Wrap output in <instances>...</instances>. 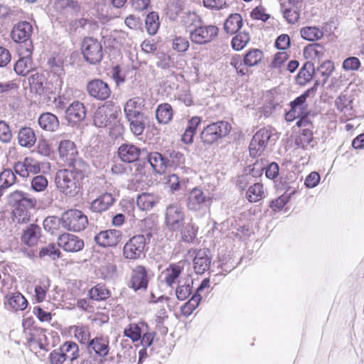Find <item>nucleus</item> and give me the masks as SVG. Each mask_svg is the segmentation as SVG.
<instances>
[{"label": "nucleus", "instance_id": "nucleus-1", "mask_svg": "<svg viewBox=\"0 0 364 364\" xmlns=\"http://www.w3.org/2000/svg\"><path fill=\"white\" fill-rule=\"evenodd\" d=\"M71 167L58 170L55 176V183L60 192L73 197L79 193L85 174L82 170L84 166Z\"/></svg>", "mask_w": 364, "mask_h": 364}, {"label": "nucleus", "instance_id": "nucleus-2", "mask_svg": "<svg viewBox=\"0 0 364 364\" xmlns=\"http://www.w3.org/2000/svg\"><path fill=\"white\" fill-rule=\"evenodd\" d=\"M9 204L13 208L14 220L18 223L28 222L31 217L30 210L36 205V200L28 193L16 191L8 198Z\"/></svg>", "mask_w": 364, "mask_h": 364}, {"label": "nucleus", "instance_id": "nucleus-3", "mask_svg": "<svg viewBox=\"0 0 364 364\" xmlns=\"http://www.w3.org/2000/svg\"><path fill=\"white\" fill-rule=\"evenodd\" d=\"M62 227L70 232H80L85 229L88 224L87 216L80 210L70 209L61 215Z\"/></svg>", "mask_w": 364, "mask_h": 364}, {"label": "nucleus", "instance_id": "nucleus-4", "mask_svg": "<svg viewBox=\"0 0 364 364\" xmlns=\"http://www.w3.org/2000/svg\"><path fill=\"white\" fill-rule=\"evenodd\" d=\"M231 130V125L225 121H218L208 124L200 133L202 141L211 144L219 139L227 136Z\"/></svg>", "mask_w": 364, "mask_h": 364}, {"label": "nucleus", "instance_id": "nucleus-5", "mask_svg": "<svg viewBox=\"0 0 364 364\" xmlns=\"http://www.w3.org/2000/svg\"><path fill=\"white\" fill-rule=\"evenodd\" d=\"M210 204V198L198 188L191 190L186 200L187 208L190 211L198 212L201 215L208 213Z\"/></svg>", "mask_w": 364, "mask_h": 364}, {"label": "nucleus", "instance_id": "nucleus-6", "mask_svg": "<svg viewBox=\"0 0 364 364\" xmlns=\"http://www.w3.org/2000/svg\"><path fill=\"white\" fill-rule=\"evenodd\" d=\"M219 29L214 25H198L189 31V38L193 43L205 45L214 41Z\"/></svg>", "mask_w": 364, "mask_h": 364}, {"label": "nucleus", "instance_id": "nucleus-7", "mask_svg": "<svg viewBox=\"0 0 364 364\" xmlns=\"http://www.w3.org/2000/svg\"><path fill=\"white\" fill-rule=\"evenodd\" d=\"M149 242L143 235L132 237L124 245L123 257L129 260H136L144 255L146 246Z\"/></svg>", "mask_w": 364, "mask_h": 364}, {"label": "nucleus", "instance_id": "nucleus-8", "mask_svg": "<svg viewBox=\"0 0 364 364\" xmlns=\"http://www.w3.org/2000/svg\"><path fill=\"white\" fill-rule=\"evenodd\" d=\"M82 53L85 60L93 65L99 63L103 56L101 43L94 38H85L83 40Z\"/></svg>", "mask_w": 364, "mask_h": 364}, {"label": "nucleus", "instance_id": "nucleus-9", "mask_svg": "<svg viewBox=\"0 0 364 364\" xmlns=\"http://www.w3.org/2000/svg\"><path fill=\"white\" fill-rule=\"evenodd\" d=\"M58 152L61 159L70 166H85L82 160L77 157L78 151L73 141H61L59 144Z\"/></svg>", "mask_w": 364, "mask_h": 364}, {"label": "nucleus", "instance_id": "nucleus-10", "mask_svg": "<svg viewBox=\"0 0 364 364\" xmlns=\"http://www.w3.org/2000/svg\"><path fill=\"white\" fill-rule=\"evenodd\" d=\"M185 223L182 208L176 203L169 205L166 210L165 224L171 231H178Z\"/></svg>", "mask_w": 364, "mask_h": 364}, {"label": "nucleus", "instance_id": "nucleus-11", "mask_svg": "<svg viewBox=\"0 0 364 364\" xmlns=\"http://www.w3.org/2000/svg\"><path fill=\"white\" fill-rule=\"evenodd\" d=\"M33 48L32 43H27L26 46L18 48L20 58L14 65V70L18 75L25 76L33 69Z\"/></svg>", "mask_w": 364, "mask_h": 364}, {"label": "nucleus", "instance_id": "nucleus-12", "mask_svg": "<svg viewBox=\"0 0 364 364\" xmlns=\"http://www.w3.org/2000/svg\"><path fill=\"white\" fill-rule=\"evenodd\" d=\"M273 130L271 128H262L253 136L249 146L250 154L252 157L259 156L265 149L270 140Z\"/></svg>", "mask_w": 364, "mask_h": 364}, {"label": "nucleus", "instance_id": "nucleus-13", "mask_svg": "<svg viewBox=\"0 0 364 364\" xmlns=\"http://www.w3.org/2000/svg\"><path fill=\"white\" fill-rule=\"evenodd\" d=\"M32 33V25L29 22L21 21L14 25L11 36L14 41L23 43L20 46H26L27 43H32L30 40Z\"/></svg>", "mask_w": 364, "mask_h": 364}, {"label": "nucleus", "instance_id": "nucleus-14", "mask_svg": "<svg viewBox=\"0 0 364 364\" xmlns=\"http://www.w3.org/2000/svg\"><path fill=\"white\" fill-rule=\"evenodd\" d=\"M58 245L68 252H79L84 247V241L77 235L65 232L58 237Z\"/></svg>", "mask_w": 364, "mask_h": 364}, {"label": "nucleus", "instance_id": "nucleus-15", "mask_svg": "<svg viewBox=\"0 0 364 364\" xmlns=\"http://www.w3.org/2000/svg\"><path fill=\"white\" fill-rule=\"evenodd\" d=\"M87 90L92 97L98 100H105L111 95L108 84L100 79L90 81L87 85Z\"/></svg>", "mask_w": 364, "mask_h": 364}, {"label": "nucleus", "instance_id": "nucleus-16", "mask_svg": "<svg viewBox=\"0 0 364 364\" xmlns=\"http://www.w3.org/2000/svg\"><path fill=\"white\" fill-rule=\"evenodd\" d=\"M149 276L144 266L137 265L131 273L129 286L134 291L146 290L148 287Z\"/></svg>", "mask_w": 364, "mask_h": 364}, {"label": "nucleus", "instance_id": "nucleus-17", "mask_svg": "<svg viewBox=\"0 0 364 364\" xmlns=\"http://www.w3.org/2000/svg\"><path fill=\"white\" fill-rule=\"evenodd\" d=\"M209 287L210 280L209 279L205 278L201 282L200 284L197 288L196 292L193 295L191 299L182 307L181 311L184 316H190L193 311L198 306L202 298V292L205 289H207L206 294H208L209 292Z\"/></svg>", "mask_w": 364, "mask_h": 364}, {"label": "nucleus", "instance_id": "nucleus-18", "mask_svg": "<svg viewBox=\"0 0 364 364\" xmlns=\"http://www.w3.org/2000/svg\"><path fill=\"white\" fill-rule=\"evenodd\" d=\"M122 232L116 229L103 230L97 234L95 241L101 247H113L117 245L122 239Z\"/></svg>", "mask_w": 364, "mask_h": 364}, {"label": "nucleus", "instance_id": "nucleus-19", "mask_svg": "<svg viewBox=\"0 0 364 364\" xmlns=\"http://www.w3.org/2000/svg\"><path fill=\"white\" fill-rule=\"evenodd\" d=\"M117 117V111L109 106L98 107L94 114V124L97 127H105Z\"/></svg>", "mask_w": 364, "mask_h": 364}, {"label": "nucleus", "instance_id": "nucleus-20", "mask_svg": "<svg viewBox=\"0 0 364 364\" xmlns=\"http://www.w3.org/2000/svg\"><path fill=\"white\" fill-rule=\"evenodd\" d=\"M28 83L31 92L43 95L50 92L49 83L43 73H36L28 77Z\"/></svg>", "mask_w": 364, "mask_h": 364}, {"label": "nucleus", "instance_id": "nucleus-21", "mask_svg": "<svg viewBox=\"0 0 364 364\" xmlns=\"http://www.w3.org/2000/svg\"><path fill=\"white\" fill-rule=\"evenodd\" d=\"M88 346L94 350L96 355L105 358L110 349L109 338L97 336L89 341Z\"/></svg>", "mask_w": 364, "mask_h": 364}, {"label": "nucleus", "instance_id": "nucleus-22", "mask_svg": "<svg viewBox=\"0 0 364 364\" xmlns=\"http://www.w3.org/2000/svg\"><path fill=\"white\" fill-rule=\"evenodd\" d=\"M41 235V228L35 224L28 226L23 232L21 241L29 247L37 245Z\"/></svg>", "mask_w": 364, "mask_h": 364}, {"label": "nucleus", "instance_id": "nucleus-23", "mask_svg": "<svg viewBox=\"0 0 364 364\" xmlns=\"http://www.w3.org/2000/svg\"><path fill=\"white\" fill-rule=\"evenodd\" d=\"M140 153L141 150L139 148L129 144H122L118 149L119 159L127 163L136 161L139 159Z\"/></svg>", "mask_w": 364, "mask_h": 364}, {"label": "nucleus", "instance_id": "nucleus-24", "mask_svg": "<svg viewBox=\"0 0 364 364\" xmlns=\"http://www.w3.org/2000/svg\"><path fill=\"white\" fill-rule=\"evenodd\" d=\"M144 107V100L140 97H135L129 99L125 104L124 112L126 117H137L142 113Z\"/></svg>", "mask_w": 364, "mask_h": 364}, {"label": "nucleus", "instance_id": "nucleus-25", "mask_svg": "<svg viewBox=\"0 0 364 364\" xmlns=\"http://www.w3.org/2000/svg\"><path fill=\"white\" fill-rule=\"evenodd\" d=\"M85 117V107L78 101L73 102L66 109V118L71 123H77Z\"/></svg>", "mask_w": 364, "mask_h": 364}, {"label": "nucleus", "instance_id": "nucleus-26", "mask_svg": "<svg viewBox=\"0 0 364 364\" xmlns=\"http://www.w3.org/2000/svg\"><path fill=\"white\" fill-rule=\"evenodd\" d=\"M147 160L155 173L161 175L166 172L167 165L165 154L162 155L157 151L151 152L147 156Z\"/></svg>", "mask_w": 364, "mask_h": 364}, {"label": "nucleus", "instance_id": "nucleus-27", "mask_svg": "<svg viewBox=\"0 0 364 364\" xmlns=\"http://www.w3.org/2000/svg\"><path fill=\"white\" fill-rule=\"evenodd\" d=\"M114 203L112 194L105 193L94 200L90 205V209L95 213H102L108 210Z\"/></svg>", "mask_w": 364, "mask_h": 364}, {"label": "nucleus", "instance_id": "nucleus-28", "mask_svg": "<svg viewBox=\"0 0 364 364\" xmlns=\"http://www.w3.org/2000/svg\"><path fill=\"white\" fill-rule=\"evenodd\" d=\"M210 264V259L206 250H198L193 259V268L196 274H203L208 269Z\"/></svg>", "mask_w": 364, "mask_h": 364}, {"label": "nucleus", "instance_id": "nucleus-29", "mask_svg": "<svg viewBox=\"0 0 364 364\" xmlns=\"http://www.w3.org/2000/svg\"><path fill=\"white\" fill-rule=\"evenodd\" d=\"M38 124L45 131L55 132L59 127V121L55 114L46 112L39 117Z\"/></svg>", "mask_w": 364, "mask_h": 364}, {"label": "nucleus", "instance_id": "nucleus-30", "mask_svg": "<svg viewBox=\"0 0 364 364\" xmlns=\"http://www.w3.org/2000/svg\"><path fill=\"white\" fill-rule=\"evenodd\" d=\"M157 195L150 193H143L138 196L136 205L140 210H149L159 202Z\"/></svg>", "mask_w": 364, "mask_h": 364}, {"label": "nucleus", "instance_id": "nucleus-31", "mask_svg": "<svg viewBox=\"0 0 364 364\" xmlns=\"http://www.w3.org/2000/svg\"><path fill=\"white\" fill-rule=\"evenodd\" d=\"M183 267L179 264H171L163 272V280L168 286L171 287L176 283L181 274Z\"/></svg>", "mask_w": 364, "mask_h": 364}, {"label": "nucleus", "instance_id": "nucleus-32", "mask_svg": "<svg viewBox=\"0 0 364 364\" xmlns=\"http://www.w3.org/2000/svg\"><path fill=\"white\" fill-rule=\"evenodd\" d=\"M281 11L289 23H294L299 18L300 6L281 3Z\"/></svg>", "mask_w": 364, "mask_h": 364}, {"label": "nucleus", "instance_id": "nucleus-33", "mask_svg": "<svg viewBox=\"0 0 364 364\" xmlns=\"http://www.w3.org/2000/svg\"><path fill=\"white\" fill-rule=\"evenodd\" d=\"M18 141L21 146L28 148L33 146L36 141L33 130L30 127L21 128L18 134Z\"/></svg>", "mask_w": 364, "mask_h": 364}, {"label": "nucleus", "instance_id": "nucleus-34", "mask_svg": "<svg viewBox=\"0 0 364 364\" xmlns=\"http://www.w3.org/2000/svg\"><path fill=\"white\" fill-rule=\"evenodd\" d=\"M139 227L141 234L138 235H143L146 240L150 242L151 238L156 231V224L154 220L151 218H146L139 222Z\"/></svg>", "mask_w": 364, "mask_h": 364}, {"label": "nucleus", "instance_id": "nucleus-35", "mask_svg": "<svg viewBox=\"0 0 364 364\" xmlns=\"http://www.w3.org/2000/svg\"><path fill=\"white\" fill-rule=\"evenodd\" d=\"M242 18L239 14H232L224 23L225 31L230 34L237 33L242 26Z\"/></svg>", "mask_w": 364, "mask_h": 364}, {"label": "nucleus", "instance_id": "nucleus-36", "mask_svg": "<svg viewBox=\"0 0 364 364\" xmlns=\"http://www.w3.org/2000/svg\"><path fill=\"white\" fill-rule=\"evenodd\" d=\"M50 286V281L48 277H42L38 280L34 289V298L37 302H42L46 299Z\"/></svg>", "mask_w": 364, "mask_h": 364}, {"label": "nucleus", "instance_id": "nucleus-37", "mask_svg": "<svg viewBox=\"0 0 364 364\" xmlns=\"http://www.w3.org/2000/svg\"><path fill=\"white\" fill-rule=\"evenodd\" d=\"M129 122L130 130L135 136L141 135L145 129L146 117L141 114L137 117H126Z\"/></svg>", "mask_w": 364, "mask_h": 364}, {"label": "nucleus", "instance_id": "nucleus-38", "mask_svg": "<svg viewBox=\"0 0 364 364\" xmlns=\"http://www.w3.org/2000/svg\"><path fill=\"white\" fill-rule=\"evenodd\" d=\"M315 72L314 63L307 61L300 70L296 77V81L299 85H305L311 80Z\"/></svg>", "mask_w": 364, "mask_h": 364}, {"label": "nucleus", "instance_id": "nucleus-39", "mask_svg": "<svg viewBox=\"0 0 364 364\" xmlns=\"http://www.w3.org/2000/svg\"><path fill=\"white\" fill-rule=\"evenodd\" d=\"M178 285L176 289V295L181 301L186 300L192 292L193 279L188 278L185 282L178 280Z\"/></svg>", "mask_w": 364, "mask_h": 364}, {"label": "nucleus", "instance_id": "nucleus-40", "mask_svg": "<svg viewBox=\"0 0 364 364\" xmlns=\"http://www.w3.org/2000/svg\"><path fill=\"white\" fill-rule=\"evenodd\" d=\"M306 113V112H303L296 108L291 107L290 110L287 112L285 119L288 122H292L297 118H300L297 121L296 125L299 127H308L309 125V122L305 116Z\"/></svg>", "mask_w": 364, "mask_h": 364}, {"label": "nucleus", "instance_id": "nucleus-41", "mask_svg": "<svg viewBox=\"0 0 364 364\" xmlns=\"http://www.w3.org/2000/svg\"><path fill=\"white\" fill-rule=\"evenodd\" d=\"M60 348L65 360L73 362L79 357V347L74 342L67 341L60 346Z\"/></svg>", "mask_w": 364, "mask_h": 364}, {"label": "nucleus", "instance_id": "nucleus-42", "mask_svg": "<svg viewBox=\"0 0 364 364\" xmlns=\"http://www.w3.org/2000/svg\"><path fill=\"white\" fill-rule=\"evenodd\" d=\"M166 161L168 168H176L184 164V155L175 150L168 151L165 153Z\"/></svg>", "mask_w": 364, "mask_h": 364}, {"label": "nucleus", "instance_id": "nucleus-43", "mask_svg": "<svg viewBox=\"0 0 364 364\" xmlns=\"http://www.w3.org/2000/svg\"><path fill=\"white\" fill-rule=\"evenodd\" d=\"M318 82H316L314 86L307 90L304 94L296 97L294 101L290 103L291 107L296 108L299 110L306 112L305 101L308 97L314 96L316 92V85Z\"/></svg>", "mask_w": 364, "mask_h": 364}, {"label": "nucleus", "instance_id": "nucleus-44", "mask_svg": "<svg viewBox=\"0 0 364 364\" xmlns=\"http://www.w3.org/2000/svg\"><path fill=\"white\" fill-rule=\"evenodd\" d=\"M171 106L167 103L160 105L156 110V117L161 124H167L172 118Z\"/></svg>", "mask_w": 364, "mask_h": 364}, {"label": "nucleus", "instance_id": "nucleus-45", "mask_svg": "<svg viewBox=\"0 0 364 364\" xmlns=\"http://www.w3.org/2000/svg\"><path fill=\"white\" fill-rule=\"evenodd\" d=\"M264 196L263 186L259 183H255L252 186H250L246 193V198L251 203L257 202Z\"/></svg>", "mask_w": 364, "mask_h": 364}, {"label": "nucleus", "instance_id": "nucleus-46", "mask_svg": "<svg viewBox=\"0 0 364 364\" xmlns=\"http://www.w3.org/2000/svg\"><path fill=\"white\" fill-rule=\"evenodd\" d=\"M90 299L95 301L105 300L110 296V291L105 284H97L89 291Z\"/></svg>", "mask_w": 364, "mask_h": 364}, {"label": "nucleus", "instance_id": "nucleus-47", "mask_svg": "<svg viewBox=\"0 0 364 364\" xmlns=\"http://www.w3.org/2000/svg\"><path fill=\"white\" fill-rule=\"evenodd\" d=\"M9 306L15 311H23L28 305L27 300L20 293H14L8 299Z\"/></svg>", "mask_w": 364, "mask_h": 364}, {"label": "nucleus", "instance_id": "nucleus-48", "mask_svg": "<svg viewBox=\"0 0 364 364\" xmlns=\"http://www.w3.org/2000/svg\"><path fill=\"white\" fill-rule=\"evenodd\" d=\"M146 28L149 34L154 35L159 28V17L156 12L149 13L145 20Z\"/></svg>", "mask_w": 364, "mask_h": 364}, {"label": "nucleus", "instance_id": "nucleus-49", "mask_svg": "<svg viewBox=\"0 0 364 364\" xmlns=\"http://www.w3.org/2000/svg\"><path fill=\"white\" fill-rule=\"evenodd\" d=\"M263 58V53L258 49L250 50L244 57L245 65L252 67L257 65Z\"/></svg>", "mask_w": 364, "mask_h": 364}, {"label": "nucleus", "instance_id": "nucleus-50", "mask_svg": "<svg viewBox=\"0 0 364 364\" xmlns=\"http://www.w3.org/2000/svg\"><path fill=\"white\" fill-rule=\"evenodd\" d=\"M16 177L11 169H5L0 173V189L4 191L15 183Z\"/></svg>", "mask_w": 364, "mask_h": 364}, {"label": "nucleus", "instance_id": "nucleus-51", "mask_svg": "<svg viewBox=\"0 0 364 364\" xmlns=\"http://www.w3.org/2000/svg\"><path fill=\"white\" fill-rule=\"evenodd\" d=\"M250 41L248 33L241 32L237 33L231 41L232 48L236 50H240L244 48Z\"/></svg>", "mask_w": 364, "mask_h": 364}, {"label": "nucleus", "instance_id": "nucleus-52", "mask_svg": "<svg viewBox=\"0 0 364 364\" xmlns=\"http://www.w3.org/2000/svg\"><path fill=\"white\" fill-rule=\"evenodd\" d=\"M124 335L133 342L138 341L141 338V328L139 324L131 323L124 330Z\"/></svg>", "mask_w": 364, "mask_h": 364}, {"label": "nucleus", "instance_id": "nucleus-53", "mask_svg": "<svg viewBox=\"0 0 364 364\" xmlns=\"http://www.w3.org/2000/svg\"><path fill=\"white\" fill-rule=\"evenodd\" d=\"M60 225L62 226L61 217L49 216L43 220L44 229L52 234L59 229Z\"/></svg>", "mask_w": 364, "mask_h": 364}, {"label": "nucleus", "instance_id": "nucleus-54", "mask_svg": "<svg viewBox=\"0 0 364 364\" xmlns=\"http://www.w3.org/2000/svg\"><path fill=\"white\" fill-rule=\"evenodd\" d=\"M48 185V179L43 175H38L31 180V188L36 192L45 191Z\"/></svg>", "mask_w": 364, "mask_h": 364}, {"label": "nucleus", "instance_id": "nucleus-55", "mask_svg": "<svg viewBox=\"0 0 364 364\" xmlns=\"http://www.w3.org/2000/svg\"><path fill=\"white\" fill-rule=\"evenodd\" d=\"M200 22V18L196 13H188L182 17V23L186 27L187 31L193 29L192 27L198 26L197 23Z\"/></svg>", "mask_w": 364, "mask_h": 364}, {"label": "nucleus", "instance_id": "nucleus-56", "mask_svg": "<svg viewBox=\"0 0 364 364\" xmlns=\"http://www.w3.org/2000/svg\"><path fill=\"white\" fill-rule=\"evenodd\" d=\"M198 227L193 223H188L181 232V237L184 242H191L196 237Z\"/></svg>", "mask_w": 364, "mask_h": 364}, {"label": "nucleus", "instance_id": "nucleus-57", "mask_svg": "<svg viewBox=\"0 0 364 364\" xmlns=\"http://www.w3.org/2000/svg\"><path fill=\"white\" fill-rule=\"evenodd\" d=\"M338 24V20L336 18H332L328 22L326 23L323 26L321 31H320L321 34L320 38L324 36L330 37L334 36V31L337 28Z\"/></svg>", "mask_w": 364, "mask_h": 364}, {"label": "nucleus", "instance_id": "nucleus-58", "mask_svg": "<svg viewBox=\"0 0 364 364\" xmlns=\"http://www.w3.org/2000/svg\"><path fill=\"white\" fill-rule=\"evenodd\" d=\"M301 37L309 41H314L318 38V28L316 26H306L301 29Z\"/></svg>", "mask_w": 364, "mask_h": 364}, {"label": "nucleus", "instance_id": "nucleus-59", "mask_svg": "<svg viewBox=\"0 0 364 364\" xmlns=\"http://www.w3.org/2000/svg\"><path fill=\"white\" fill-rule=\"evenodd\" d=\"M288 58L289 55L286 51L278 52L274 55L270 67L273 69H280Z\"/></svg>", "mask_w": 364, "mask_h": 364}, {"label": "nucleus", "instance_id": "nucleus-60", "mask_svg": "<svg viewBox=\"0 0 364 364\" xmlns=\"http://www.w3.org/2000/svg\"><path fill=\"white\" fill-rule=\"evenodd\" d=\"M60 251L55 247L54 244H49L48 246L43 247L39 252L41 258L48 256L53 259L58 258L60 257Z\"/></svg>", "mask_w": 364, "mask_h": 364}, {"label": "nucleus", "instance_id": "nucleus-61", "mask_svg": "<svg viewBox=\"0 0 364 364\" xmlns=\"http://www.w3.org/2000/svg\"><path fill=\"white\" fill-rule=\"evenodd\" d=\"M189 41L183 37L176 36L173 39L172 48L178 52H185L189 48Z\"/></svg>", "mask_w": 364, "mask_h": 364}, {"label": "nucleus", "instance_id": "nucleus-62", "mask_svg": "<svg viewBox=\"0 0 364 364\" xmlns=\"http://www.w3.org/2000/svg\"><path fill=\"white\" fill-rule=\"evenodd\" d=\"M12 139V133L9 124L0 120V141L3 143H9Z\"/></svg>", "mask_w": 364, "mask_h": 364}, {"label": "nucleus", "instance_id": "nucleus-63", "mask_svg": "<svg viewBox=\"0 0 364 364\" xmlns=\"http://www.w3.org/2000/svg\"><path fill=\"white\" fill-rule=\"evenodd\" d=\"M24 162L26 168V171L28 172V176L29 174H36L40 172L41 167L40 164L38 161L34 159L32 157H26L24 159Z\"/></svg>", "mask_w": 364, "mask_h": 364}, {"label": "nucleus", "instance_id": "nucleus-64", "mask_svg": "<svg viewBox=\"0 0 364 364\" xmlns=\"http://www.w3.org/2000/svg\"><path fill=\"white\" fill-rule=\"evenodd\" d=\"M185 183L183 180H180L176 174H171L168 176L166 184L171 191H177L181 189L182 185Z\"/></svg>", "mask_w": 364, "mask_h": 364}]
</instances>
